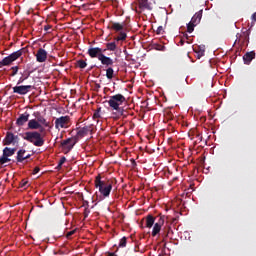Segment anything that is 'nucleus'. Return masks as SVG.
<instances>
[{"label": "nucleus", "mask_w": 256, "mask_h": 256, "mask_svg": "<svg viewBox=\"0 0 256 256\" xmlns=\"http://www.w3.org/2000/svg\"><path fill=\"white\" fill-rule=\"evenodd\" d=\"M106 50L99 46H91L88 49V55L90 58H97L103 66H113L114 60L110 56H105Z\"/></svg>", "instance_id": "2"}, {"label": "nucleus", "mask_w": 256, "mask_h": 256, "mask_svg": "<svg viewBox=\"0 0 256 256\" xmlns=\"http://www.w3.org/2000/svg\"><path fill=\"white\" fill-rule=\"evenodd\" d=\"M75 231H68V233L66 234V237H72V235H74Z\"/></svg>", "instance_id": "38"}, {"label": "nucleus", "mask_w": 256, "mask_h": 256, "mask_svg": "<svg viewBox=\"0 0 256 256\" xmlns=\"http://www.w3.org/2000/svg\"><path fill=\"white\" fill-rule=\"evenodd\" d=\"M101 106H99V108H97L93 114V118L96 119V118H101Z\"/></svg>", "instance_id": "29"}, {"label": "nucleus", "mask_w": 256, "mask_h": 256, "mask_svg": "<svg viewBox=\"0 0 256 256\" xmlns=\"http://www.w3.org/2000/svg\"><path fill=\"white\" fill-rule=\"evenodd\" d=\"M164 221H165L164 217H160L157 223L154 224L153 230H152V237H156L157 235H159L162 229V225H164Z\"/></svg>", "instance_id": "12"}, {"label": "nucleus", "mask_w": 256, "mask_h": 256, "mask_svg": "<svg viewBox=\"0 0 256 256\" xmlns=\"http://www.w3.org/2000/svg\"><path fill=\"white\" fill-rule=\"evenodd\" d=\"M70 123V116H60L55 120V128L60 130V128H68Z\"/></svg>", "instance_id": "8"}, {"label": "nucleus", "mask_w": 256, "mask_h": 256, "mask_svg": "<svg viewBox=\"0 0 256 256\" xmlns=\"http://www.w3.org/2000/svg\"><path fill=\"white\" fill-rule=\"evenodd\" d=\"M35 57L37 62H40V63L46 62L48 58V52L47 50H45V48H41L40 46V48L37 50L35 54Z\"/></svg>", "instance_id": "11"}, {"label": "nucleus", "mask_w": 256, "mask_h": 256, "mask_svg": "<svg viewBox=\"0 0 256 256\" xmlns=\"http://www.w3.org/2000/svg\"><path fill=\"white\" fill-rule=\"evenodd\" d=\"M170 229H171V227H169V228L167 229V232H164V233H163V236H164V237H168V236H169Z\"/></svg>", "instance_id": "39"}, {"label": "nucleus", "mask_w": 256, "mask_h": 256, "mask_svg": "<svg viewBox=\"0 0 256 256\" xmlns=\"http://www.w3.org/2000/svg\"><path fill=\"white\" fill-rule=\"evenodd\" d=\"M44 29H45V31H50L51 27H50V25H45Z\"/></svg>", "instance_id": "41"}, {"label": "nucleus", "mask_w": 256, "mask_h": 256, "mask_svg": "<svg viewBox=\"0 0 256 256\" xmlns=\"http://www.w3.org/2000/svg\"><path fill=\"white\" fill-rule=\"evenodd\" d=\"M34 256H40V254H34Z\"/></svg>", "instance_id": "45"}, {"label": "nucleus", "mask_w": 256, "mask_h": 256, "mask_svg": "<svg viewBox=\"0 0 256 256\" xmlns=\"http://www.w3.org/2000/svg\"><path fill=\"white\" fill-rule=\"evenodd\" d=\"M256 52L252 50L251 52H246L243 56L244 64H251L252 60L255 59Z\"/></svg>", "instance_id": "15"}, {"label": "nucleus", "mask_w": 256, "mask_h": 256, "mask_svg": "<svg viewBox=\"0 0 256 256\" xmlns=\"http://www.w3.org/2000/svg\"><path fill=\"white\" fill-rule=\"evenodd\" d=\"M41 40H40V38H38V40H34V48H40V46H41Z\"/></svg>", "instance_id": "32"}, {"label": "nucleus", "mask_w": 256, "mask_h": 256, "mask_svg": "<svg viewBox=\"0 0 256 256\" xmlns=\"http://www.w3.org/2000/svg\"><path fill=\"white\" fill-rule=\"evenodd\" d=\"M95 187L98 188L100 194L104 198H108L113 190V182L111 180L102 179L101 174H97L95 178Z\"/></svg>", "instance_id": "3"}, {"label": "nucleus", "mask_w": 256, "mask_h": 256, "mask_svg": "<svg viewBox=\"0 0 256 256\" xmlns=\"http://www.w3.org/2000/svg\"><path fill=\"white\" fill-rule=\"evenodd\" d=\"M14 72L12 73V75H16L17 74V68H13Z\"/></svg>", "instance_id": "44"}, {"label": "nucleus", "mask_w": 256, "mask_h": 256, "mask_svg": "<svg viewBox=\"0 0 256 256\" xmlns=\"http://www.w3.org/2000/svg\"><path fill=\"white\" fill-rule=\"evenodd\" d=\"M29 157H31V155L27 154L25 150H20L18 152L17 161H25V159H29Z\"/></svg>", "instance_id": "19"}, {"label": "nucleus", "mask_w": 256, "mask_h": 256, "mask_svg": "<svg viewBox=\"0 0 256 256\" xmlns=\"http://www.w3.org/2000/svg\"><path fill=\"white\" fill-rule=\"evenodd\" d=\"M3 155H5V157H13V155H15V149H11V148H4L3 150Z\"/></svg>", "instance_id": "24"}, {"label": "nucleus", "mask_w": 256, "mask_h": 256, "mask_svg": "<svg viewBox=\"0 0 256 256\" xmlns=\"http://www.w3.org/2000/svg\"><path fill=\"white\" fill-rule=\"evenodd\" d=\"M77 138L74 136L73 138H68L67 140H63L61 142V147L65 149L66 151H71L73 149L74 145L77 143Z\"/></svg>", "instance_id": "10"}, {"label": "nucleus", "mask_w": 256, "mask_h": 256, "mask_svg": "<svg viewBox=\"0 0 256 256\" xmlns=\"http://www.w3.org/2000/svg\"><path fill=\"white\" fill-rule=\"evenodd\" d=\"M185 39H189V36L188 35H185L184 38H181L180 42L181 44H185Z\"/></svg>", "instance_id": "36"}, {"label": "nucleus", "mask_w": 256, "mask_h": 256, "mask_svg": "<svg viewBox=\"0 0 256 256\" xmlns=\"http://www.w3.org/2000/svg\"><path fill=\"white\" fill-rule=\"evenodd\" d=\"M46 136V128L34 130V145H36L37 147H42L43 145H45Z\"/></svg>", "instance_id": "6"}, {"label": "nucleus", "mask_w": 256, "mask_h": 256, "mask_svg": "<svg viewBox=\"0 0 256 256\" xmlns=\"http://www.w3.org/2000/svg\"><path fill=\"white\" fill-rule=\"evenodd\" d=\"M23 139L26 141H29L30 143H33V132H24L22 134Z\"/></svg>", "instance_id": "25"}, {"label": "nucleus", "mask_w": 256, "mask_h": 256, "mask_svg": "<svg viewBox=\"0 0 256 256\" xmlns=\"http://www.w3.org/2000/svg\"><path fill=\"white\" fill-rule=\"evenodd\" d=\"M204 54H205V50H200L199 56H204Z\"/></svg>", "instance_id": "43"}, {"label": "nucleus", "mask_w": 256, "mask_h": 256, "mask_svg": "<svg viewBox=\"0 0 256 256\" xmlns=\"http://www.w3.org/2000/svg\"><path fill=\"white\" fill-rule=\"evenodd\" d=\"M123 103H126V97L121 93L109 97L108 105L111 110H115L114 114L116 116H127V114H125V108L122 106Z\"/></svg>", "instance_id": "1"}, {"label": "nucleus", "mask_w": 256, "mask_h": 256, "mask_svg": "<svg viewBox=\"0 0 256 256\" xmlns=\"http://www.w3.org/2000/svg\"><path fill=\"white\" fill-rule=\"evenodd\" d=\"M194 29H195V26H194L193 17H192L191 21L187 25V32L193 33Z\"/></svg>", "instance_id": "27"}, {"label": "nucleus", "mask_w": 256, "mask_h": 256, "mask_svg": "<svg viewBox=\"0 0 256 256\" xmlns=\"http://www.w3.org/2000/svg\"><path fill=\"white\" fill-rule=\"evenodd\" d=\"M117 42H115V39L113 42H106V48H104L105 52L106 50H110L111 52H115L117 50Z\"/></svg>", "instance_id": "20"}, {"label": "nucleus", "mask_w": 256, "mask_h": 256, "mask_svg": "<svg viewBox=\"0 0 256 256\" xmlns=\"http://www.w3.org/2000/svg\"><path fill=\"white\" fill-rule=\"evenodd\" d=\"M29 129H33V120H30L28 123Z\"/></svg>", "instance_id": "40"}, {"label": "nucleus", "mask_w": 256, "mask_h": 256, "mask_svg": "<svg viewBox=\"0 0 256 256\" xmlns=\"http://www.w3.org/2000/svg\"><path fill=\"white\" fill-rule=\"evenodd\" d=\"M106 70V77L107 79H113L115 77V70H113V66H105Z\"/></svg>", "instance_id": "23"}, {"label": "nucleus", "mask_w": 256, "mask_h": 256, "mask_svg": "<svg viewBox=\"0 0 256 256\" xmlns=\"http://www.w3.org/2000/svg\"><path fill=\"white\" fill-rule=\"evenodd\" d=\"M23 55V52L21 50H18L12 54H10L9 56L5 57L1 62L0 65H2V67H5L7 65H11V63H13V61H17V59H19V57H21Z\"/></svg>", "instance_id": "7"}, {"label": "nucleus", "mask_w": 256, "mask_h": 256, "mask_svg": "<svg viewBox=\"0 0 256 256\" xmlns=\"http://www.w3.org/2000/svg\"><path fill=\"white\" fill-rule=\"evenodd\" d=\"M164 33V29L162 26H159L158 29L156 30V34L157 35H163Z\"/></svg>", "instance_id": "34"}, {"label": "nucleus", "mask_w": 256, "mask_h": 256, "mask_svg": "<svg viewBox=\"0 0 256 256\" xmlns=\"http://www.w3.org/2000/svg\"><path fill=\"white\" fill-rule=\"evenodd\" d=\"M110 256H113V254H110Z\"/></svg>", "instance_id": "46"}, {"label": "nucleus", "mask_w": 256, "mask_h": 256, "mask_svg": "<svg viewBox=\"0 0 256 256\" xmlns=\"http://www.w3.org/2000/svg\"><path fill=\"white\" fill-rule=\"evenodd\" d=\"M31 86H15L13 88L14 93H18L19 95H25L29 93V88Z\"/></svg>", "instance_id": "16"}, {"label": "nucleus", "mask_w": 256, "mask_h": 256, "mask_svg": "<svg viewBox=\"0 0 256 256\" xmlns=\"http://www.w3.org/2000/svg\"><path fill=\"white\" fill-rule=\"evenodd\" d=\"M250 40V31L246 29L245 31H242L241 34L237 33L235 42H238L239 44H248Z\"/></svg>", "instance_id": "9"}, {"label": "nucleus", "mask_w": 256, "mask_h": 256, "mask_svg": "<svg viewBox=\"0 0 256 256\" xmlns=\"http://www.w3.org/2000/svg\"><path fill=\"white\" fill-rule=\"evenodd\" d=\"M17 136L13 135V133L8 132L4 139V145H15L17 143Z\"/></svg>", "instance_id": "13"}, {"label": "nucleus", "mask_w": 256, "mask_h": 256, "mask_svg": "<svg viewBox=\"0 0 256 256\" xmlns=\"http://www.w3.org/2000/svg\"><path fill=\"white\" fill-rule=\"evenodd\" d=\"M77 65L81 69L87 68V62L85 60H78Z\"/></svg>", "instance_id": "30"}, {"label": "nucleus", "mask_w": 256, "mask_h": 256, "mask_svg": "<svg viewBox=\"0 0 256 256\" xmlns=\"http://www.w3.org/2000/svg\"><path fill=\"white\" fill-rule=\"evenodd\" d=\"M43 19L38 15V13H35L34 10V24L37 23V25H40L42 23Z\"/></svg>", "instance_id": "28"}, {"label": "nucleus", "mask_w": 256, "mask_h": 256, "mask_svg": "<svg viewBox=\"0 0 256 256\" xmlns=\"http://www.w3.org/2000/svg\"><path fill=\"white\" fill-rule=\"evenodd\" d=\"M203 17V9L197 11L192 17V23L194 24V28L198 25Z\"/></svg>", "instance_id": "17"}, {"label": "nucleus", "mask_w": 256, "mask_h": 256, "mask_svg": "<svg viewBox=\"0 0 256 256\" xmlns=\"http://www.w3.org/2000/svg\"><path fill=\"white\" fill-rule=\"evenodd\" d=\"M252 21H256V12L252 14Z\"/></svg>", "instance_id": "42"}, {"label": "nucleus", "mask_w": 256, "mask_h": 256, "mask_svg": "<svg viewBox=\"0 0 256 256\" xmlns=\"http://www.w3.org/2000/svg\"><path fill=\"white\" fill-rule=\"evenodd\" d=\"M126 245H127V237H122V239H120L119 241V247L124 248L126 247Z\"/></svg>", "instance_id": "31"}, {"label": "nucleus", "mask_w": 256, "mask_h": 256, "mask_svg": "<svg viewBox=\"0 0 256 256\" xmlns=\"http://www.w3.org/2000/svg\"><path fill=\"white\" fill-rule=\"evenodd\" d=\"M40 171V167H34V177L35 175H37V173H39Z\"/></svg>", "instance_id": "37"}, {"label": "nucleus", "mask_w": 256, "mask_h": 256, "mask_svg": "<svg viewBox=\"0 0 256 256\" xmlns=\"http://www.w3.org/2000/svg\"><path fill=\"white\" fill-rule=\"evenodd\" d=\"M90 130V126H83V128H80L75 136V138H77V141H79V138H84L85 136H87Z\"/></svg>", "instance_id": "14"}, {"label": "nucleus", "mask_w": 256, "mask_h": 256, "mask_svg": "<svg viewBox=\"0 0 256 256\" xmlns=\"http://www.w3.org/2000/svg\"><path fill=\"white\" fill-rule=\"evenodd\" d=\"M66 161H67L66 157H61L58 163V167H62L64 163H66Z\"/></svg>", "instance_id": "33"}, {"label": "nucleus", "mask_w": 256, "mask_h": 256, "mask_svg": "<svg viewBox=\"0 0 256 256\" xmlns=\"http://www.w3.org/2000/svg\"><path fill=\"white\" fill-rule=\"evenodd\" d=\"M48 126H50V122L46 120L45 114L39 110H36L34 112V130H42V128L46 129Z\"/></svg>", "instance_id": "4"}, {"label": "nucleus", "mask_w": 256, "mask_h": 256, "mask_svg": "<svg viewBox=\"0 0 256 256\" xmlns=\"http://www.w3.org/2000/svg\"><path fill=\"white\" fill-rule=\"evenodd\" d=\"M29 121V113L25 112L24 114L20 115L17 119L16 123L17 125H25Z\"/></svg>", "instance_id": "18"}, {"label": "nucleus", "mask_w": 256, "mask_h": 256, "mask_svg": "<svg viewBox=\"0 0 256 256\" xmlns=\"http://www.w3.org/2000/svg\"><path fill=\"white\" fill-rule=\"evenodd\" d=\"M155 217L154 215H147L146 217V227H148L149 229H151V227H153L154 223H155Z\"/></svg>", "instance_id": "21"}, {"label": "nucleus", "mask_w": 256, "mask_h": 256, "mask_svg": "<svg viewBox=\"0 0 256 256\" xmlns=\"http://www.w3.org/2000/svg\"><path fill=\"white\" fill-rule=\"evenodd\" d=\"M108 29H113V31H116V33H119L118 36H115V39L117 42L120 40H126L127 39V33H125V23H117L112 22L110 25H108Z\"/></svg>", "instance_id": "5"}, {"label": "nucleus", "mask_w": 256, "mask_h": 256, "mask_svg": "<svg viewBox=\"0 0 256 256\" xmlns=\"http://www.w3.org/2000/svg\"><path fill=\"white\" fill-rule=\"evenodd\" d=\"M11 159L9 158V156H5V154H3L0 157V165H5L6 163H10Z\"/></svg>", "instance_id": "26"}, {"label": "nucleus", "mask_w": 256, "mask_h": 256, "mask_svg": "<svg viewBox=\"0 0 256 256\" xmlns=\"http://www.w3.org/2000/svg\"><path fill=\"white\" fill-rule=\"evenodd\" d=\"M140 9H153L152 5L149 4L148 0H139Z\"/></svg>", "instance_id": "22"}, {"label": "nucleus", "mask_w": 256, "mask_h": 256, "mask_svg": "<svg viewBox=\"0 0 256 256\" xmlns=\"http://www.w3.org/2000/svg\"><path fill=\"white\" fill-rule=\"evenodd\" d=\"M165 116H166L168 119L173 118L172 112H165Z\"/></svg>", "instance_id": "35"}]
</instances>
